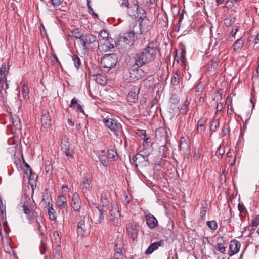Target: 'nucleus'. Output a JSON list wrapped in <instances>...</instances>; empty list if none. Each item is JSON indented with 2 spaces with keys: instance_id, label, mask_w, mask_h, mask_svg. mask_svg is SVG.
I'll use <instances>...</instances> for the list:
<instances>
[{
  "instance_id": "nucleus-7",
  "label": "nucleus",
  "mask_w": 259,
  "mask_h": 259,
  "mask_svg": "<svg viewBox=\"0 0 259 259\" xmlns=\"http://www.w3.org/2000/svg\"><path fill=\"white\" fill-rule=\"evenodd\" d=\"M71 205L75 211L78 212L81 207V201L79 195L76 193H74L71 198Z\"/></svg>"
},
{
  "instance_id": "nucleus-43",
  "label": "nucleus",
  "mask_w": 259,
  "mask_h": 259,
  "mask_svg": "<svg viewBox=\"0 0 259 259\" xmlns=\"http://www.w3.org/2000/svg\"><path fill=\"white\" fill-rule=\"evenodd\" d=\"M118 2L120 7H125L129 8L130 3L128 0H118Z\"/></svg>"
},
{
  "instance_id": "nucleus-25",
  "label": "nucleus",
  "mask_w": 259,
  "mask_h": 259,
  "mask_svg": "<svg viewBox=\"0 0 259 259\" xmlns=\"http://www.w3.org/2000/svg\"><path fill=\"white\" fill-rule=\"evenodd\" d=\"M114 47V45L110 43L108 39L106 40L105 42L102 45V50L105 52L111 51Z\"/></svg>"
},
{
  "instance_id": "nucleus-56",
  "label": "nucleus",
  "mask_w": 259,
  "mask_h": 259,
  "mask_svg": "<svg viewBox=\"0 0 259 259\" xmlns=\"http://www.w3.org/2000/svg\"><path fill=\"white\" fill-rule=\"evenodd\" d=\"M259 225V218H256L252 221V227H257Z\"/></svg>"
},
{
  "instance_id": "nucleus-51",
  "label": "nucleus",
  "mask_w": 259,
  "mask_h": 259,
  "mask_svg": "<svg viewBox=\"0 0 259 259\" xmlns=\"http://www.w3.org/2000/svg\"><path fill=\"white\" fill-rule=\"evenodd\" d=\"M56 242H58L60 241V238L58 231H55L53 233V235Z\"/></svg>"
},
{
  "instance_id": "nucleus-21",
  "label": "nucleus",
  "mask_w": 259,
  "mask_h": 259,
  "mask_svg": "<svg viewBox=\"0 0 259 259\" xmlns=\"http://www.w3.org/2000/svg\"><path fill=\"white\" fill-rule=\"evenodd\" d=\"M223 241V237H218L217 239V244L215 246V247L217 250L221 253H224L226 249V247L224 246V244L222 243Z\"/></svg>"
},
{
  "instance_id": "nucleus-53",
  "label": "nucleus",
  "mask_w": 259,
  "mask_h": 259,
  "mask_svg": "<svg viewBox=\"0 0 259 259\" xmlns=\"http://www.w3.org/2000/svg\"><path fill=\"white\" fill-rule=\"evenodd\" d=\"M206 213V207H205L203 205L202 206L201 210L200 213V217L202 218H203Z\"/></svg>"
},
{
  "instance_id": "nucleus-36",
  "label": "nucleus",
  "mask_w": 259,
  "mask_h": 259,
  "mask_svg": "<svg viewBox=\"0 0 259 259\" xmlns=\"http://www.w3.org/2000/svg\"><path fill=\"white\" fill-rule=\"evenodd\" d=\"M207 225L212 230H215L217 229L218 224L215 221H209L207 222Z\"/></svg>"
},
{
  "instance_id": "nucleus-13",
  "label": "nucleus",
  "mask_w": 259,
  "mask_h": 259,
  "mask_svg": "<svg viewBox=\"0 0 259 259\" xmlns=\"http://www.w3.org/2000/svg\"><path fill=\"white\" fill-rule=\"evenodd\" d=\"M51 200V194L48 191V189H45L42 196V199L40 203L41 206L44 208L49 207Z\"/></svg>"
},
{
  "instance_id": "nucleus-12",
  "label": "nucleus",
  "mask_w": 259,
  "mask_h": 259,
  "mask_svg": "<svg viewBox=\"0 0 259 259\" xmlns=\"http://www.w3.org/2000/svg\"><path fill=\"white\" fill-rule=\"evenodd\" d=\"M91 181V175L89 173L85 174L83 177L82 182V188L83 193L86 192L88 190H89Z\"/></svg>"
},
{
  "instance_id": "nucleus-20",
  "label": "nucleus",
  "mask_w": 259,
  "mask_h": 259,
  "mask_svg": "<svg viewBox=\"0 0 259 259\" xmlns=\"http://www.w3.org/2000/svg\"><path fill=\"white\" fill-rule=\"evenodd\" d=\"M30 201V197L26 194L22 196L19 206L20 209L29 206V203Z\"/></svg>"
},
{
  "instance_id": "nucleus-16",
  "label": "nucleus",
  "mask_w": 259,
  "mask_h": 259,
  "mask_svg": "<svg viewBox=\"0 0 259 259\" xmlns=\"http://www.w3.org/2000/svg\"><path fill=\"white\" fill-rule=\"evenodd\" d=\"M126 229L128 235L132 238V240L134 241L138 235V231L137 227L132 224H128Z\"/></svg>"
},
{
  "instance_id": "nucleus-44",
  "label": "nucleus",
  "mask_w": 259,
  "mask_h": 259,
  "mask_svg": "<svg viewBox=\"0 0 259 259\" xmlns=\"http://www.w3.org/2000/svg\"><path fill=\"white\" fill-rule=\"evenodd\" d=\"M188 146L187 142L184 137H181L180 139V149L185 148Z\"/></svg>"
},
{
  "instance_id": "nucleus-28",
  "label": "nucleus",
  "mask_w": 259,
  "mask_h": 259,
  "mask_svg": "<svg viewBox=\"0 0 259 259\" xmlns=\"http://www.w3.org/2000/svg\"><path fill=\"white\" fill-rule=\"evenodd\" d=\"M101 203H102L103 207L107 206L109 203L107 195L105 193H102L101 194Z\"/></svg>"
},
{
  "instance_id": "nucleus-49",
  "label": "nucleus",
  "mask_w": 259,
  "mask_h": 259,
  "mask_svg": "<svg viewBox=\"0 0 259 259\" xmlns=\"http://www.w3.org/2000/svg\"><path fill=\"white\" fill-rule=\"evenodd\" d=\"M114 250L115 251V256L118 257V255H121V254L122 253V250H121V247H117V243H115V244Z\"/></svg>"
},
{
  "instance_id": "nucleus-19",
  "label": "nucleus",
  "mask_w": 259,
  "mask_h": 259,
  "mask_svg": "<svg viewBox=\"0 0 259 259\" xmlns=\"http://www.w3.org/2000/svg\"><path fill=\"white\" fill-rule=\"evenodd\" d=\"M22 211H23L24 213L27 215L29 221H32V220L36 217L37 213L33 210L29 209V206L22 208Z\"/></svg>"
},
{
  "instance_id": "nucleus-8",
  "label": "nucleus",
  "mask_w": 259,
  "mask_h": 259,
  "mask_svg": "<svg viewBox=\"0 0 259 259\" xmlns=\"http://www.w3.org/2000/svg\"><path fill=\"white\" fill-rule=\"evenodd\" d=\"M112 208L110 210V220L114 224H118L119 222L120 214L116 204H113L111 205Z\"/></svg>"
},
{
  "instance_id": "nucleus-2",
  "label": "nucleus",
  "mask_w": 259,
  "mask_h": 259,
  "mask_svg": "<svg viewBox=\"0 0 259 259\" xmlns=\"http://www.w3.org/2000/svg\"><path fill=\"white\" fill-rule=\"evenodd\" d=\"M117 59V56L115 53L106 54L102 58L101 63L103 68L109 70L116 66Z\"/></svg>"
},
{
  "instance_id": "nucleus-39",
  "label": "nucleus",
  "mask_w": 259,
  "mask_h": 259,
  "mask_svg": "<svg viewBox=\"0 0 259 259\" xmlns=\"http://www.w3.org/2000/svg\"><path fill=\"white\" fill-rule=\"evenodd\" d=\"M141 151V153H143V154L145 155V157H148L153 151V148L152 147H148L146 148H143Z\"/></svg>"
},
{
  "instance_id": "nucleus-1",
  "label": "nucleus",
  "mask_w": 259,
  "mask_h": 259,
  "mask_svg": "<svg viewBox=\"0 0 259 259\" xmlns=\"http://www.w3.org/2000/svg\"><path fill=\"white\" fill-rule=\"evenodd\" d=\"M157 49L156 42L151 41L143 51L135 55L134 65L141 67L152 62L156 58Z\"/></svg>"
},
{
  "instance_id": "nucleus-37",
  "label": "nucleus",
  "mask_w": 259,
  "mask_h": 259,
  "mask_svg": "<svg viewBox=\"0 0 259 259\" xmlns=\"http://www.w3.org/2000/svg\"><path fill=\"white\" fill-rule=\"evenodd\" d=\"M117 156V153L113 148L110 149L108 150V158L113 160H115Z\"/></svg>"
},
{
  "instance_id": "nucleus-59",
  "label": "nucleus",
  "mask_w": 259,
  "mask_h": 259,
  "mask_svg": "<svg viewBox=\"0 0 259 259\" xmlns=\"http://www.w3.org/2000/svg\"><path fill=\"white\" fill-rule=\"evenodd\" d=\"M77 111L80 112H83V110L82 109V106L79 104H77L75 106V108Z\"/></svg>"
},
{
  "instance_id": "nucleus-58",
  "label": "nucleus",
  "mask_w": 259,
  "mask_h": 259,
  "mask_svg": "<svg viewBox=\"0 0 259 259\" xmlns=\"http://www.w3.org/2000/svg\"><path fill=\"white\" fill-rule=\"evenodd\" d=\"M234 1L233 0H227L226 2V6L227 7H232L234 5Z\"/></svg>"
},
{
  "instance_id": "nucleus-33",
  "label": "nucleus",
  "mask_w": 259,
  "mask_h": 259,
  "mask_svg": "<svg viewBox=\"0 0 259 259\" xmlns=\"http://www.w3.org/2000/svg\"><path fill=\"white\" fill-rule=\"evenodd\" d=\"M94 217L96 215L98 216L97 220H96L95 223H101L103 219V211L101 209L98 208L96 212H94Z\"/></svg>"
},
{
  "instance_id": "nucleus-55",
  "label": "nucleus",
  "mask_w": 259,
  "mask_h": 259,
  "mask_svg": "<svg viewBox=\"0 0 259 259\" xmlns=\"http://www.w3.org/2000/svg\"><path fill=\"white\" fill-rule=\"evenodd\" d=\"M78 104L77 100L75 98H73L71 101V104L69 105L71 108H75V106Z\"/></svg>"
},
{
  "instance_id": "nucleus-34",
  "label": "nucleus",
  "mask_w": 259,
  "mask_h": 259,
  "mask_svg": "<svg viewBox=\"0 0 259 259\" xmlns=\"http://www.w3.org/2000/svg\"><path fill=\"white\" fill-rule=\"evenodd\" d=\"M219 126V121L218 120H212L210 122V130L212 132H215Z\"/></svg>"
},
{
  "instance_id": "nucleus-11",
  "label": "nucleus",
  "mask_w": 259,
  "mask_h": 259,
  "mask_svg": "<svg viewBox=\"0 0 259 259\" xmlns=\"http://www.w3.org/2000/svg\"><path fill=\"white\" fill-rule=\"evenodd\" d=\"M164 245V241L160 240L159 241L151 243L145 253L146 254H151L152 252L157 250L159 247L163 246Z\"/></svg>"
},
{
  "instance_id": "nucleus-32",
  "label": "nucleus",
  "mask_w": 259,
  "mask_h": 259,
  "mask_svg": "<svg viewBox=\"0 0 259 259\" xmlns=\"http://www.w3.org/2000/svg\"><path fill=\"white\" fill-rule=\"evenodd\" d=\"M72 58L74 62L75 67L77 68H79L81 65V62L79 57L77 55L74 54L72 56Z\"/></svg>"
},
{
  "instance_id": "nucleus-47",
  "label": "nucleus",
  "mask_w": 259,
  "mask_h": 259,
  "mask_svg": "<svg viewBox=\"0 0 259 259\" xmlns=\"http://www.w3.org/2000/svg\"><path fill=\"white\" fill-rule=\"evenodd\" d=\"M99 35L100 37L102 38L103 39L108 38V33L106 30H102L100 31Z\"/></svg>"
},
{
  "instance_id": "nucleus-24",
  "label": "nucleus",
  "mask_w": 259,
  "mask_h": 259,
  "mask_svg": "<svg viewBox=\"0 0 259 259\" xmlns=\"http://www.w3.org/2000/svg\"><path fill=\"white\" fill-rule=\"evenodd\" d=\"M236 20V17L234 15H230L224 19V24L227 27H230L233 25Z\"/></svg>"
},
{
  "instance_id": "nucleus-50",
  "label": "nucleus",
  "mask_w": 259,
  "mask_h": 259,
  "mask_svg": "<svg viewBox=\"0 0 259 259\" xmlns=\"http://www.w3.org/2000/svg\"><path fill=\"white\" fill-rule=\"evenodd\" d=\"M87 5H88V12H89V13H90V14L92 15L93 16H94L95 18H98V15L97 14H96V13H95L93 10V9L92 8V7H91V6L90 5V4H89V2H88L87 3Z\"/></svg>"
},
{
  "instance_id": "nucleus-22",
  "label": "nucleus",
  "mask_w": 259,
  "mask_h": 259,
  "mask_svg": "<svg viewBox=\"0 0 259 259\" xmlns=\"http://www.w3.org/2000/svg\"><path fill=\"white\" fill-rule=\"evenodd\" d=\"M58 207L60 209L65 208L67 206V200L64 196H60L57 201Z\"/></svg>"
},
{
  "instance_id": "nucleus-41",
  "label": "nucleus",
  "mask_w": 259,
  "mask_h": 259,
  "mask_svg": "<svg viewBox=\"0 0 259 259\" xmlns=\"http://www.w3.org/2000/svg\"><path fill=\"white\" fill-rule=\"evenodd\" d=\"M48 213L49 215L50 219L52 220L56 219V216L55 215V210L51 206L50 208H48Z\"/></svg>"
},
{
  "instance_id": "nucleus-10",
  "label": "nucleus",
  "mask_w": 259,
  "mask_h": 259,
  "mask_svg": "<svg viewBox=\"0 0 259 259\" xmlns=\"http://www.w3.org/2000/svg\"><path fill=\"white\" fill-rule=\"evenodd\" d=\"M103 122L106 126L112 131H116L118 130V125L117 121L111 118L107 117L104 118Z\"/></svg>"
},
{
  "instance_id": "nucleus-63",
  "label": "nucleus",
  "mask_w": 259,
  "mask_h": 259,
  "mask_svg": "<svg viewBox=\"0 0 259 259\" xmlns=\"http://www.w3.org/2000/svg\"><path fill=\"white\" fill-rule=\"evenodd\" d=\"M228 132V128H223V130H222V135L223 136H225L226 134H227V133Z\"/></svg>"
},
{
  "instance_id": "nucleus-29",
  "label": "nucleus",
  "mask_w": 259,
  "mask_h": 259,
  "mask_svg": "<svg viewBox=\"0 0 259 259\" xmlns=\"http://www.w3.org/2000/svg\"><path fill=\"white\" fill-rule=\"evenodd\" d=\"M72 33L74 37L76 39H79L80 41L81 40V39H82L84 36L83 33L81 32H80L78 29H74L72 31Z\"/></svg>"
},
{
  "instance_id": "nucleus-42",
  "label": "nucleus",
  "mask_w": 259,
  "mask_h": 259,
  "mask_svg": "<svg viewBox=\"0 0 259 259\" xmlns=\"http://www.w3.org/2000/svg\"><path fill=\"white\" fill-rule=\"evenodd\" d=\"M29 93V89L28 86L23 85V91L22 94L25 98H27L28 97V95Z\"/></svg>"
},
{
  "instance_id": "nucleus-62",
  "label": "nucleus",
  "mask_w": 259,
  "mask_h": 259,
  "mask_svg": "<svg viewBox=\"0 0 259 259\" xmlns=\"http://www.w3.org/2000/svg\"><path fill=\"white\" fill-rule=\"evenodd\" d=\"M179 18V20L178 24L179 25V27H180V23L182 22V21L183 20V13H181V14H180Z\"/></svg>"
},
{
  "instance_id": "nucleus-4",
  "label": "nucleus",
  "mask_w": 259,
  "mask_h": 259,
  "mask_svg": "<svg viewBox=\"0 0 259 259\" xmlns=\"http://www.w3.org/2000/svg\"><path fill=\"white\" fill-rule=\"evenodd\" d=\"M138 32L133 30H130L128 33H125L119 37V42H123L132 46L134 45L135 38L139 39Z\"/></svg>"
},
{
  "instance_id": "nucleus-57",
  "label": "nucleus",
  "mask_w": 259,
  "mask_h": 259,
  "mask_svg": "<svg viewBox=\"0 0 259 259\" xmlns=\"http://www.w3.org/2000/svg\"><path fill=\"white\" fill-rule=\"evenodd\" d=\"M238 210L240 213L244 212L246 211L245 206L241 204H239L238 205Z\"/></svg>"
},
{
  "instance_id": "nucleus-61",
  "label": "nucleus",
  "mask_w": 259,
  "mask_h": 259,
  "mask_svg": "<svg viewBox=\"0 0 259 259\" xmlns=\"http://www.w3.org/2000/svg\"><path fill=\"white\" fill-rule=\"evenodd\" d=\"M3 226H4V227L5 228L6 232L8 233L10 231V229L8 228L7 230V227H8V223H7V221H5L3 223Z\"/></svg>"
},
{
  "instance_id": "nucleus-46",
  "label": "nucleus",
  "mask_w": 259,
  "mask_h": 259,
  "mask_svg": "<svg viewBox=\"0 0 259 259\" xmlns=\"http://www.w3.org/2000/svg\"><path fill=\"white\" fill-rule=\"evenodd\" d=\"M134 8L136 9L137 13L140 14H144L145 13L144 10L140 7L138 4H136L134 5Z\"/></svg>"
},
{
  "instance_id": "nucleus-27",
  "label": "nucleus",
  "mask_w": 259,
  "mask_h": 259,
  "mask_svg": "<svg viewBox=\"0 0 259 259\" xmlns=\"http://www.w3.org/2000/svg\"><path fill=\"white\" fill-rule=\"evenodd\" d=\"M162 135L161 137V139H164L166 140L167 137V131L165 129L163 128H159V130H157L155 132V135L156 137H158V136L160 135Z\"/></svg>"
},
{
  "instance_id": "nucleus-3",
  "label": "nucleus",
  "mask_w": 259,
  "mask_h": 259,
  "mask_svg": "<svg viewBox=\"0 0 259 259\" xmlns=\"http://www.w3.org/2000/svg\"><path fill=\"white\" fill-rule=\"evenodd\" d=\"M80 44L82 46L85 52L88 51V49L91 45L93 46H98V42L96 36L91 33H87L84 35L82 39H81Z\"/></svg>"
},
{
  "instance_id": "nucleus-15",
  "label": "nucleus",
  "mask_w": 259,
  "mask_h": 259,
  "mask_svg": "<svg viewBox=\"0 0 259 259\" xmlns=\"http://www.w3.org/2000/svg\"><path fill=\"white\" fill-rule=\"evenodd\" d=\"M41 123L42 125L46 128L50 127L51 125L49 113L46 110L42 112Z\"/></svg>"
},
{
  "instance_id": "nucleus-35",
  "label": "nucleus",
  "mask_w": 259,
  "mask_h": 259,
  "mask_svg": "<svg viewBox=\"0 0 259 259\" xmlns=\"http://www.w3.org/2000/svg\"><path fill=\"white\" fill-rule=\"evenodd\" d=\"M243 45V41L241 38L238 39L233 45L234 50L237 51L242 48Z\"/></svg>"
},
{
  "instance_id": "nucleus-64",
  "label": "nucleus",
  "mask_w": 259,
  "mask_h": 259,
  "mask_svg": "<svg viewBox=\"0 0 259 259\" xmlns=\"http://www.w3.org/2000/svg\"><path fill=\"white\" fill-rule=\"evenodd\" d=\"M165 147H166V145H162L159 148V151L160 152H161L162 151L163 153H164V151L165 150Z\"/></svg>"
},
{
  "instance_id": "nucleus-23",
  "label": "nucleus",
  "mask_w": 259,
  "mask_h": 259,
  "mask_svg": "<svg viewBox=\"0 0 259 259\" xmlns=\"http://www.w3.org/2000/svg\"><path fill=\"white\" fill-rule=\"evenodd\" d=\"M180 72L176 71L174 73L171 80V83L173 86L178 85L180 81Z\"/></svg>"
},
{
  "instance_id": "nucleus-9",
  "label": "nucleus",
  "mask_w": 259,
  "mask_h": 259,
  "mask_svg": "<svg viewBox=\"0 0 259 259\" xmlns=\"http://www.w3.org/2000/svg\"><path fill=\"white\" fill-rule=\"evenodd\" d=\"M85 217H80L78 223L76 231L79 236H82L87 233L88 226L85 224Z\"/></svg>"
},
{
  "instance_id": "nucleus-54",
  "label": "nucleus",
  "mask_w": 259,
  "mask_h": 259,
  "mask_svg": "<svg viewBox=\"0 0 259 259\" xmlns=\"http://www.w3.org/2000/svg\"><path fill=\"white\" fill-rule=\"evenodd\" d=\"M64 0H52V4L54 6H60Z\"/></svg>"
},
{
  "instance_id": "nucleus-6",
  "label": "nucleus",
  "mask_w": 259,
  "mask_h": 259,
  "mask_svg": "<svg viewBox=\"0 0 259 259\" xmlns=\"http://www.w3.org/2000/svg\"><path fill=\"white\" fill-rule=\"evenodd\" d=\"M140 19H142L141 23L139 25V26L135 25L134 26V29H139V33H138V35H141L144 31H147L150 28V22L149 19L146 17H144L142 19V17H140Z\"/></svg>"
},
{
  "instance_id": "nucleus-5",
  "label": "nucleus",
  "mask_w": 259,
  "mask_h": 259,
  "mask_svg": "<svg viewBox=\"0 0 259 259\" xmlns=\"http://www.w3.org/2000/svg\"><path fill=\"white\" fill-rule=\"evenodd\" d=\"M68 140V138L66 136L60 138L61 149L66 156L72 158L73 155L70 151V145Z\"/></svg>"
},
{
  "instance_id": "nucleus-48",
  "label": "nucleus",
  "mask_w": 259,
  "mask_h": 259,
  "mask_svg": "<svg viewBox=\"0 0 259 259\" xmlns=\"http://www.w3.org/2000/svg\"><path fill=\"white\" fill-rule=\"evenodd\" d=\"M224 153H225L224 147H223L222 146L220 145L218 147V148L216 151V154H218L220 156H223V154H224Z\"/></svg>"
},
{
  "instance_id": "nucleus-60",
  "label": "nucleus",
  "mask_w": 259,
  "mask_h": 259,
  "mask_svg": "<svg viewBox=\"0 0 259 259\" xmlns=\"http://www.w3.org/2000/svg\"><path fill=\"white\" fill-rule=\"evenodd\" d=\"M24 165H25V166L27 168L28 170H29L30 174L31 175L32 173V170L30 166V165L26 162H24Z\"/></svg>"
},
{
  "instance_id": "nucleus-45",
  "label": "nucleus",
  "mask_w": 259,
  "mask_h": 259,
  "mask_svg": "<svg viewBox=\"0 0 259 259\" xmlns=\"http://www.w3.org/2000/svg\"><path fill=\"white\" fill-rule=\"evenodd\" d=\"M135 158L136 160H138V159H140V158H142L144 161H147L148 160V157H145V155L143 154V153H141V151L137 154Z\"/></svg>"
},
{
  "instance_id": "nucleus-38",
  "label": "nucleus",
  "mask_w": 259,
  "mask_h": 259,
  "mask_svg": "<svg viewBox=\"0 0 259 259\" xmlns=\"http://www.w3.org/2000/svg\"><path fill=\"white\" fill-rule=\"evenodd\" d=\"M205 122V121H202V119L199 120L198 122V127L197 129V133L198 134H201L202 131H204V124Z\"/></svg>"
},
{
  "instance_id": "nucleus-17",
  "label": "nucleus",
  "mask_w": 259,
  "mask_h": 259,
  "mask_svg": "<svg viewBox=\"0 0 259 259\" xmlns=\"http://www.w3.org/2000/svg\"><path fill=\"white\" fill-rule=\"evenodd\" d=\"M138 92L139 89L137 88H134L127 95V99L130 102L135 103L138 100Z\"/></svg>"
},
{
  "instance_id": "nucleus-52",
  "label": "nucleus",
  "mask_w": 259,
  "mask_h": 259,
  "mask_svg": "<svg viewBox=\"0 0 259 259\" xmlns=\"http://www.w3.org/2000/svg\"><path fill=\"white\" fill-rule=\"evenodd\" d=\"M239 27L235 26L234 28L232 29V31L230 32V35L233 38H235V35L237 32L238 31Z\"/></svg>"
},
{
  "instance_id": "nucleus-14",
  "label": "nucleus",
  "mask_w": 259,
  "mask_h": 259,
  "mask_svg": "<svg viewBox=\"0 0 259 259\" xmlns=\"http://www.w3.org/2000/svg\"><path fill=\"white\" fill-rule=\"evenodd\" d=\"M240 248V244L239 242L235 240L231 241L229 244V255L232 256L237 253L239 251Z\"/></svg>"
},
{
  "instance_id": "nucleus-30",
  "label": "nucleus",
  "mask_w": 259,
  "mask_h": 259,
  "mask_svg": "<svg viewBox=\"0 0 259 259\" xmlns=\"http://www.w3.org/2000/svg\"><path fill=\"white\" fill-rule=\"evenodd\" d=\"M189 105V102H188L187 99H186L184 102L183 105L180 109V113L183 114H186L188 111V107Z\"/></svg>"
},
{
  "instance_id": "nucleus-26",
  "label": "nucleus",
  "mask_w": 259,
  "mask_h": 259,
  "mask_svg": "<svg viewBox=\"0 0 259 259\" xmlns=\"http://www.w3.org/2000/svg\"><path fill=\"white\" fill-rule=\"evenodd\" d=\"M6 70V66L5 63H3L0 68V83L4 82L6 80L5 72Z\"/></svg>"
},
{
  "instance_id": "nucleus-31",
  "label": "nucleus",
  "mask_w": 259,
  "mask_h": 259,
  "mask_svg": "<svg viewBox=\"0 0 259 259\" xmlns=\"http://www.w3.org/2000/svg\"><path fill=\"white\" fill-rule=\"evenodd\" d=\"M96 80L97 82L101 85H104L106 82V79L105 77L102 76L101 74H98L96 75Z\"/></svg>"
},
{
  "instance_id": "nucleus-40",
  "label": "nucleus",
  "mask_w": 259,
  "mask_h": 259,
  "mask_svg": "<svg viewBox=\"0 0 259 259\" xmlns=\"http://www.w3.org/2000/svg\"><path fill=\"white\" fill-rule=\"evenodd\" d=\"M62 252L60 247H58L55 249V253L54 255L53 259H61Z\"/></svg>"
},
{
  "instance_id": "nucleus-18",
  "label": "nucleus",
  "mask_w": 259,
  "mask_h": 259,
  "mask_svg": "<svg viewBox=\"0 0 259 259\" xmlns=\"http://www.w3.org/2000/svg\"><path fill=\"white\" fill-rule=\"evenodd\" d=\"M146 220L148 226L151 229L154 228L158 225L157 220L153 215H147L146 217Z\"/></svg>"
}]
</instances>
